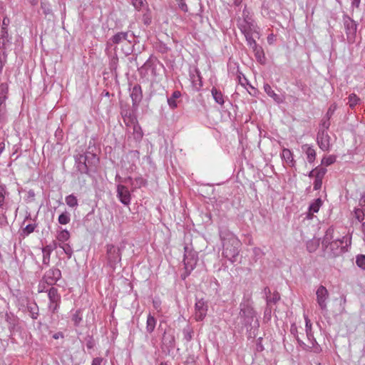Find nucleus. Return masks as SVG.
<instances>
[{"mask_svg": "<svg viewBox=\"0 0 365 365\" xmlns=\"http://www.w3.org/2000/svg\"><path fill=\"white\" fill-rule=\"evenodd\" d=\"M106 248L108 264L115 269L117 264L120 263L121 261L120 250L113 245H108Z\"/></svg>", "mask_w": 365, "mask_h": 365, "instance_id": "9d476101", "label": "nucleus"}, {"mask_svg": "<svg viewBox=\"0 0 365 365\" xmlns=\"http://www.w3.org/2000/svg\"><path fill=\"white\" fill-rule=\"evenodd\" d=\"M46 285L47 284L43 281V279H41V281L40 282L38 286V292H47L48 293V289L46 288Z\"/></svg>", "mask_w": 365, "mask_h": 365, "instance_id": "680f3d73", "label": "nucleus"}, {"mask_svg": "<svg viewBox=\"0 0 365 365\" xmlns=\"http://www.w3.org/2000/svg\"><path fill=\"white\" fill-rule=\"evenodd\" d=\"M302 150L306 154L308 163H314L316 158V151L314 146L309 144H304L302 145Z\"/></svg>", "mask_w": 365, "mask_h": 365, "instance_id": "6ab92c4d", "label": "nucleus"}, {"mask_svg": "<svg viewBox=\"0 0 365 365\" xmlns=\"http://www.w3.org/2000/svg\"><path fill=\"white\" fill-rule=\"evenodd\" d=\"M10 24V19L5 16L2 21V25L0 31V46L4 47L9 42L8 26Z\"/></svg>", "mask_w": 365, "mask_h": 365, "instance_id": "f3484780", "label": "nucleus"}, {"mask_svg": "<svg viewBox=\"0 0 365 365\" xmlns=\"http://www.w3.org/2000/svg\"><path fill=\"white\" fill-rule=\"evenodd\" d=\"M245 37L247 45H250V44H252V43L257 42L255 38H256L255 34L246 35V36H245Z\"/></svg>", "mask_w": 365, "mask_h": 365, "instance_id": "69168bd1", "label": "nucleus"}, {"mask_svg": "<svg viewBox=\"0 0 365 365\" xmlns=\"http://www.w3.org/2000/svg\"><path fill=\"white\" fill-rule=\"evenodd\" d=\"M48 297L49 303L48 305V310L54 314L58 312L61 303V295L56 287H51L48 289Z\"/></svg>", "mask_w": 365, "mask_h": 365, "instance_id": "9b49d317", "label": "nucleus"}, {"mask_svg": "<svg viewBox=\"0 0 365 365\" xmlns=\"http://www.w3.org/2000/svg\"><path fill=\"white\" fill-rule=\"evenodd\" d=\"M61 277V272L59 269L52 267L45 272L43 276V281L45 282L47 285L53 286Z\"/></svg>", "mask_w": 365, "mask_h": 365, "instance_id": "ddd939ff", "label": "nucleus"}, {"mask_svg": "<svg viewBox=\"0 0 365 365\" xmlns=\"http://www.w3.org/2000/svg\"><path fill=\"white\" fill-rule=\"evenodd\" d=\"M130 155L131 157L135 158L138 160L140 158V153H139V152L138 150H132V151H130Z\"/></svg>", "mask_w": 365, "mask_h": 365, "instance_id": "774afa93", "label": "nucleus"}, {"mask_svg": "<svg viewBox=\"0 0 365 365\" xmlns=\"http://www.w3.org/2000/svg\"><path fill=\"white\" fill-rule=\"evenodd\" d=\"M193 334V329L189 324L185 327L182 329L183 339L186 341H190L192 340Z\"/></svg>", "mask_w": 365, "mask_h": 365, "instance_id": "c9c22d12", "label": "nucleus"}, {"mask_svg": "<svg viewBox=\"0 0 365 365\" xmlns=\"http://www.w3.org/2000/svg\"><path fill=\"white\" fill-rule=\"evenodd\" d=\"M58 221L59 224H61V225H67V224H68L70 222V221H71V215H70V214L67 211H65V212H62L58 216Z\"/></svg>", "mask_w": 365, "mask_h": 365, "instance_id": "58836bf2", "label": "nucleus"}, {"mask_svg": "<svg viewBox=\"0 0 365 365\" xmlns=\"http://www.w3.org/2000/svg\"><path fill=\"white\" fill-rule=\"evenodd\" d=\"M264 293L266 294V300H267V304L268 305H270L271 303L275 304L280 299V296L278 292H275L273 294L272 296H271V292L268 287L264 288Z\"/></svg>", "mask_w": 365, "mask_h": 365, "instance_id": "393cba45", "label": "nucleus"}, {"mask_svg": "<svg viewBox=\"0 0 365 365\" xmlns=\"http://www.w3.org/2000/svg\"><path fill=\"white\" fill-rule=\"evenodd\" d=\"M132 4L138 11L148 6L146 0H132Z\"/></svg>", "mask_w": 365, "mask_h": 365, "instance_id": "a19ab883", "label": "nucleus"}, {"mask_svg": "<svg viewBox=\"0 0 365 365\" xmlns=\"http://www.w3.org/2000/svg\"><path fill=\"white\" fill-rule=\"evenodd\" d=\"M57 247H58V243H57L56 241H53L52 244L46 245L42 250L51 253V252Z\"/></svg>", "mask_w": 365, "mask_h": 365, "instance_id": "8fccbe9b", "label": "nucleus"}, {"mask_svg": "<svg viewBox=\"0 0 365 365\" xmlns=\"http://www.w3.org/2000/svg\"><path fill=\"white\" fill-rule=\"evenodd\" d=\"M219 234L223 247L222 256L235 262L240 252V240L227 228H220Z\"/></svg>", "mask_w": 365, "mask_h": 365, "instance_id": "f257e3e1", "label": "nucleus"}, {"mask_svg": "<svg viewBox=\"0 0 365 365\" xmlns=\"http://www.w3.org/2000/svg\"><path fill=\"white\" fill-rule=\"evenodd\" d=\"M336 105L335 103H333L330 106V107L329 108L327 113H326V115L325 117L328 118H331V117L332 116V115L334 114V111L336 110Z\"/></svg>", "mask_w": 365, "mask_h": 365, "instance_id": "bf43d9fd", "label": "nucleus"}, {"mask_svg": "<svg viewBox=\"0 0 365 365\" xmlns=\"http://www.w3.org/2000/svg\"><path fill=\"white\" fill-rule=\"evenodd\" d=\"M35 228V224L27 225L26 227L24 229L23 232L25 235H29L34 231Z\"/></svg>", "mask_w": 365, "mask_h": 365, "instance_id": "603ef678", "label": "nucleus"}, {"mask_svg": "<svg viewBox=\"0 0 365 365\" xmlns=\"http://www.w3.org/2000/svg\"><path fill=\"white\" fill-rule=\"evenodd\" d=\"M106 360L102 357H96L93 359L91 365H105Z\"/></svg>", "mask_w": 365, "mask_h": 365, "instance_id": "6e6d98bb", "label": "nucleus"}, {"mask_svg": "<svg viewBox=\"0 0 365 365\" xmlns=\"http://www.w3.org/2000/svg\"><path fill=\"white\" fill-rule=\"evenodd\" d=\"M70 238V233L67 230H61L57 232V243H66Z\"/></svg>", "mask_w": 365, "mask_h": 365, "instance_id": "c85d7f7f", "label": "nucleus"}, {"mask_svg": "<svg viewBox=\"0 0 365 365\" xmlns=\"http://www.w3.org/2000/svg\"><path fill=\"white\" fill-rule=\"evenodd\" d=\"M346 38L349 43H353L355 41L356 34L358 24L356 22L349 17L347 14H344L342 18Z\"/></svg>", "mask_w": 365, "mask_h": 365, "instance_id": "0eeeda50", "label": "nucleus"}, {"mask_svg": "<svg viewBox=\"0 0 365 365\" xmlns=\"http://www.w3.org/2000/svg\"><path fill=\"white\" fill-rule=\"evenodd\" d=\"M334 230L333 227H329L327 230L325 235L323 237L322 242L323 247H325L328 244L331 243L332 241L335 240H334Z\"/></svg>", "mask_w": 365, "mask_h": 365, "instance_id": "a878e982", "label": "nucleus"}, {"mask_svg": "<svg viewBox=\"0 0 365 365\" xmlns=\"http://www.w3.org/2000/svg\"><path fill=\"white\" fill-rule=\"evenodd\" d=\"M9 119V112L6 106H0V123L4 125Z\"/></svg>", "mask_w": 365, "mask_h": 365, "instance_id": "e433bc0d", "label": "nucleus"}, {"mask_svg": "<svg viewBox=\"0 0 365 365\" xmlns=\"http://www.w3.org/2000/svg\"><path fill=\"white\" fill-rule=\"evenodd\" d=\"M124 122L127 127L132 128V135L134 140L136 142H140L143 138V133L136 118L130 114L129 115H125L124 117Z\"/></svg>", "mask_w": 365, "mask_h": 365, "instance_id": "1a4fd4ad", "label": "nucleus"}, {"mask_svg": "<svg viewBox=\"0 0 365 365\" xmlns=\"http://www.w3.org/2000/svg\"><path fill=\"white\" fill-rule=\"evenodd\" d=\"M66 204L72 209H76L78 206V201L77 197L71 194L65 198Z\"/></svg>", "mask_w": 365, "mask_h": 365, "instance_id": "473e14b6", "label": "nucleus"}, {"mask_svg": "<svg viewBox=\"0 0 365 365\" xmlns=\"http://www.w3.org/2000/svg\"><path fill=\"white\" fill-rule=\"evenodd\" d=\"M336 161V157L334 155H329L323 158L322 160V164L325 166H329L333 164Z\"/></svg>", "mask_w": 365, "mask_h": 365, "instance_id": "a18cd8bd", "label": "nucleus"}, {"mask_svg": "<svg viewBox=\"0 0 365 365\" xmlns=\"http://www.w3.org/2000/svg\"><path fill=\"white\" fill-rule=\"evenodd\" d=\"M153 305L154 309L158 312H161V301L159 299H158V298L153 299Z\"/></svg>", "mask_w": 365, "mask_h": 365, "instance_id": "4d7b16f0", "label": "nucleus"}, {"mask_svg": "<svg viewBox=\"0 0 365 365\" xmlns=\"http://www.w3.org/2000/svg\"><path fill=\"white\" fill-rule=\"evenodd\" d=\"M156 323H157L156 319L153 315H151V314H149L148 315L147 321H146L147 332H148L149 334H151L155 328Z\"/></svg>", "mask_w": 365, "mask_h": 365, "instance_id": "7c9ffc66", "label": "nucleus"}, {"mask_svg": "<svg viewBox=\"0 0 365 365\" xmlns=\"http://www.w3.org/2000/svg\"><path fill=\"white\" fill-rule=\"evenodd\" d=\"M281 158L289 166L294 167L295 160L292 152L288 148H284L281 153Z\"/></svg>", "mask_w": 365, "mask_h": 365, "instance_id": "aec40b11", "label": "nucleus"}, {"mask_svg": "<svg viewBox=\"0 0 365 365\" xmlns=\"http://www.w3.org/2000/svg\"><path fill=\"white\" fill-rule=\"evenodd\" d=\"M264 92L271 97L276 103H281L283 102V98L277 94L272 88L271 86L268 83L264 85Z\"/></svg>", "mask_w": 365, "mask_h": 365, "instance_id": "5701e85b", "label": "nucleus"}, {"mask_svg": "<svg viewBox=\"0 0 365 365\" xmlns=\"http://www.w3.org/2000/svg\"><path fill=\"white\" fill-rule=\"evenodd\" d=\"M143 21L145 25H149L151 23V15L148 12V9L147 11L143 16Z\"/></svg>", "mask_w": 365, "mask_h": 365, "instance_id": "13d9d810", "label": "nucleus"}, {"mask_svg": "<svg viewBox=\"0 0 365 365\" xmlns=\"http://www.w3.org/2000/svg\"><path fill=\"white\" fill-rule=\"evenodd\" d=\"M211 93H212V96L215 101L217 103H218L221 106L224 104V103H225L224 96L220 91L217 90L215 87H213L211 90Z\"/></svg>", "mask_w": 365, "mask_h": 365, "instance_id": "c756f323", "label": "nucleus"}, {"mask_svg": "<svg viewBox=\"0 0 365 365\" xmlns=\"http://www.w3.org/2000/svg\"><path fill=\"white\" fill-rule=\"evenodd\" d=\"M181 96V93L179 91H175L170 97L168 98V103L170 108L174 109L177 108L178 105L176 99Z\"/></svg>", "mask_w": 365, "mask_h": 365, "instance_id": "2f4dec72", "label": "nucleus"}, {"mask_svg": "<svg viewBox=\"0 0 365 365\" xmlns=\"http://www.w3.org/2000/svg\"><path fill=\"white\" fill-rule=\"evenodd\" d=\"M130 97L133 106L137 107L143 98L141 86L138 84L135 85L130 90Z\"/></svg>", "mask_w": 365, "mask_h": 365, "instance_id": "a211bd4d", "label": "nucleus"}, {"mask_svg": "<svg viewBox=\"0 0 365 365\" xmlns=\"http://www.w3.org/2000/svg\"><path fill=\"white\" fill-rule=\"evenodd\" d=\"M9 98V85L7 83L0 84V106H6Z\"/></svg>", "mask_w": 365, "mask_h": 365, "instance_id": "412c9836", "label": "nucleus"}, {"mask_svg": "<svg viewBox=\"0 0 365 365\" xmlns=\"http://www.w3.org/2000/svg\"><path fill=\"white\" fill-rule=\"evenodd\" d=\"M75 160L78 170L85 174L95 169L99 163L96 154L88 151L76 155Z\"/></svg>", "mask_w": 365, "mask_h": 365, "instance_id": "f03ea898", "label": "nucleus"}, {"mask_svg": "<svg viewBox=\"0 0 365 365\" xmlns=\"http://www.w3.org/2000/svg\"><path fill=\"white\" fill-rule=\"evenodd\" d=\"M178 7L184 12H187L188 7L183 0H180L178 3Z\"/></svg>", "mask_w": 365, "mask_h": 365, "instance_id": "338daca9", "label": "nucleus"}, {"mask_svg": "<svg viewBox=\"0 0 365 365\" xmlns=\"http://www.w3.org/2000/svg\"><path fill=\"white\" fill-rule=\"evenodd\" d=\"M42 252H43V260H42L43 264L48 266L49 263H50L51 253L46 252L43 250H42Z\"/></svg>", "mask_w": 365, "mask_h": 365, "instance_id": "3c124183", "label": "nucleus"}, {"mask_svg": "<svg viewBox=\"0 0 365 365\" xmlns=\"http://www.w3.org/2000/svg\"><path fill=\"white\" fill-rule=\"evenodd\" d=\"M58 247L61 248L64 253L68 256V258H71L73 255V249L71 246L68 243H58Z\"/></svg>", "mask_w": 365, "mask_h": 365, "instance_id": "ea45409f", "label": "nucleus"}, {"mask_svg": "<svg viewBox=\"0 0 365 365\" xmlns=\"http://www.w3.org/2000/svg\"><path fill=\"white\" fill-rule=\"evenodd\" d=\"M207 303L202 299H197L195 304V319L197 322L202 321L207 315Z\"/></svg>", "mask_w": 365, "mask_h": 365, "instance_id": "4468645a", "label": "nucleus"}, {"mask_svg": "<svg viewBox=\"0 0 365 365\" xmlns=\"http://www.w3.org/2000/svg\"><path fill=\"white\" fill-rule=\"evenodd\" d=\"M9 195L6 187L4 185H0V209H5L6 197Z\"/></svg>", "mask_w": 365, "mask_h": 365, "instance_id": "f704fd0d", "label": "nucleus"}, {"mask_svg": "<svg viewBox=\"0 0 365 365\" xmlns=\"http://www.w3.org/2000/svg\"><path fill=\"white\" fill-rule=\"evenodd\" d=\"M362 209L357 208L354 210L355 217L359 221L363 222L365 216V197L362 198L360 201Z\"/></svg>", "mask_w": 365, "mask_h": 365, "instance_id": "bb28decb", "label": "nucleus"}, {"mask_svg": "<svg viewBox=\"0 0 365 365\" xmlns=\"http://www.w3.org/2000/svg\"><path fill=\"white\" fill-rule=\"evenodd\" d=\"M313 185H314V190H320L322 187V179L315 178Z\"/></svg>", "mask_w": 365, "mask_h": 365, "instance_id": "e2e57ef3", "label": "nucleus"}, {"mask_svg": "<svg viewBox=\"0 0 365 365\" xmlns=\"http://www.w3.org/2000/svg\"><path fill=\"white\" fill-rule=\"evenodd\" d=\"M253 53L255 54V56L257 62H259L262 65L265 64L266 58H265L264 50L261 46H259L257 48H256V50H254Z\"/></svg>", "mask_w": 365, "mask_h": 365, "instance_id": "cd10ccee", "label": "nucleus"}, {"mask_svg": "<svg viewBox=\"0 0 365 365\" xmlns=\"http://www.w3.org/2000/svg\"><path fill=\"white\" fill-rule=\"evenodd\" d=\"M351 244V237L346 235L341 239H336L324 247L330 257H335L346 252Z\"/></svg>", "mask_w": 365, "mask_h": 365, "instance_id": "39448f33", "label": "nucleus"}, {"mask_svg": "<svg viewBox=\"0 0 365 365\" xmlns=\"http://www.w3.org/2000/svg\"><path fill=\"white\" fill-rule=\"evenodd\" d=\"M116 192L117 197L123 205L128 206L130 204L131 194L125 185L118 184L116 187Z\"/></svg>", "mask_w": 365, "mask_h": 365, "instance_id": "2eb2a0df", "label": "nucleus"}, {"mask_svg": "<svg viewBox=\"0 0 365 365\" xmlns=\"http://www.w3.org/2000/svg\"><path fill=\"white\" fill-rule=\"evenodd\" d=\"M329 297V293L327 289L323 285H319L316 290V300L323 315L327 314L328 312L327 302Z\"/></svg>", "mask_w": 365, "mask_h": 365, "instance_id": "6e6552de", "label": "nucleus"}, {"mask_svg": "<svg viewBox=\"0 0 365 365\" xmlns=\"http://www.w3.org/2000/svg\"><path fill=\"white\" fill-rule=\"evenodd\" d=\"M185 255H184V266L185 272L183 274H182V278L185 279L187 277L190 275L191 272L195 269L197 262V255L195 252H188V247L185 246Z\"/></svg>", "mask_w": 365, "mask_h": 365, "instance_id": "423d86ee", "label": "nucleus"}, {"mask_svg": "<svg viewBox=\"0 0 365 365\" xmlns=\"http://www.w3.org/2000/svg\"><path fill=\"white\" fill-rule=\"evenodd\" d=\"M134 38V34L130 31L118 32L108 40V45L119 44L122 43L123 41H127L128 43H131Z\"/></svg>", "mask_w": 365, "mask_h": 365, "instance_id": "f8f14e48", "label": "nucleus"}, {"mask_svg": "<svg viewBox=\"0 0 365 365\" xmlns=\"http://www.w3.org/2000/svg\"><path fill=\"white\" fill-rule=\"evenodd\" d=\"M240 315L243 319L244 325L248 328L258 327L259 322L256 314L249 299L244 300L240 304Z\"/></svg>", "mask_w": 365, "mask_h": 365, "instance_id": "20e7f679", "label": "nucleus"}, {"mask_svg": "<svg viewBox=\"0 0 365 365\" xmlns=\"http://www.w3.org/2000/svg\"><path fill=\"white\" fill-rule=\"evenodd\" d=\"M356 265L362 269H365V255H360L356 257Z\"/></svg>", "mask_w": 365, "mask_h": 365, "instance_id": "49530a36", "label": "nucleus"}, {"mask_svg": "<svg viewBox=\"0 0 365 365\" xmlns=\"http://www.w3.org/2000/svg\"><path fill=\"white\" fill-rule=\"evenodd\" d=\"M6 62V54L5 52H3L2 55L0 56V73L2 71L4 66Z\"/></svg>", "mask_w": 365, "mask_h": 365, "instance_id": "0e129e2a", "label": "nucleus"}, {"mask_svg": "<svg viewBox=\"0 0 365 365\" xmlns=\"http://www.w3.org/2000/svg\"><path fill=\"white\" fill-rule=\"evenodd\" d=\"M327 170L324 168H317L315 169V178L323 179Z\"/></svg>", "mask_w": 365, "mask_h": 365, "instance_id": "09e8293b", "label": "nucleus"}, {"mask_svg": "<svg viewBox=\"0 0 365 365\" xmlns=\"http://www.w3.org/2000/svg\"><path fill=\"white\" fill-rule=\"evenodd\" d=\"M322 205V201L320 198H317L314 202H312L309 207V213H308L307 217L311 219L312 215L314 213H317L319 212Z\"/></svg>", "mask_w": 365, "mask_h": 365, "instance_id": "b1692460", "label": "nucleus"}, {"mask_svg": "<svg viewBox=\"0 0 365 365\" xmlns=\"http://www.w3.org/2000/svg\"><path fill=\"white\" fill-rule=\"evenodd\" d=\"M330 136L328 134V132H324V130H319L317 135V142L319 147L323 151H329L331 148L330 143Z\"/></svg>", "mask_w": 365, "mask_h": 365, "instance_id": "dca6fc26", "label": "nucleus"}, {"mask_svg": "<svg viewBox=\"0 0 365 365\" xmlns=\"http://www.w3.org/2000/svg\"><path fill=\"white\" fill-rule=\"evenodd\" d=\"M296 340H297L299 346L303 350L308 351H312V347L308 346V345H307L300 338H297Z\"/></svg>", "mask_w": 365, "mask_h": 365, "instance_id": "5fc2aeb1", "label": "nucleus"}, {"mask_svg": "<svg viewBox=\"0 0 365 365\" xmlns=\"http://www.w3.org/2000/svg\"><path fill=\"white\" fill-rule=\"evenodd\" d=\"M237 25L244 36L255 34V37L259 38V29L246 9L243 10L242 18L237 19Z\"/></svg>", "mask_w": 365, "mask_h": 365, "instance_id": "7ed1b4c3", "label": "nucleus"}, {"mask_svg": "<svg viewBox=\"0 0 365 365\" xmlns=\"http://www.w3.org/2000/svg\"><path fill=\"white\" fill-rule=\"evenodd\" d=\"M319 242L317 240H310L307 243V249L309 252H314L318 247Z\"/></svg>", "mask_w": 365, "mask_h": 365, "instance_id": "37998d69", "label": "nucleus"}, {"mask_svg": "<svg viewBox=\"0 0 365 365\" xmlns=\"http://www.w3.org/2000/svg\"><path fill=\"white\" fill-rule=\"evenodd\" d=\"M149 68H151L152 71H154V68L153 67V63L150 61V58L148 59L145 63L139 68L140 74H142L143 70H147Z\"/></svg>", "mask_w": 365, "mask_h": 365, "instance_id": "de8ad7c7", "label": "nucleus"}, {"mask_svg": "<svg viewBox=\"0 0 365 365\" xmlns=\"http://www.w3.org/2000/svg\"><path fill=\"white\" fill-rule=\"evenodd\" d=\"M26 310L33 319H36L39 315V309L35 302H29L26 304Z\"/></svg>", "mask_w": 365, "mask_h": 365, "instance_id": "4be33fe9", "label": "nucleus"}, {"mask_svg": "<svg viewBox=\"0 0 365 365\" xmlns=\"http://www.w3.org/2000/svg\"><path fill=\"white\" fill-rule=\"evenodd\" d=\"M82 321V317L80 310H77L72 317V322L74 326L78 327Z\"/></svg>", "mask_w": 365, "mask_h": 365, "instance_id": "c03bdc74", "label": "nucleus"}, {"mask_svg": "<svg viewBox=\"0 0 365 365\" xmlns=\"http://www.w3.org/2000/svg\"><path fill=\"white\" fill-rule=\"evenodd\" d=\"M304 318L305 321V331L308 340H311V337L313 338L312 324L311 320L306 314H304Z\"/></svg>", "mask_w": 365, "mask_h": 365, "instance_id": "72a5a7b5", "label": "nucleus"}, {"mask_svg": "<svg viewBox=\"0 0 365 365\" xmlns=\"http://www.w3.org/2000/svg\"><path fill=\"white\" fill-rule=\"evenodd\" d=\"M290 333L293 336L297 339V338H299L298 335V329L295 324H292L290 327Z\"/></svg>", "mask_w": 365, "mask_h": 365, "instance_id": "052dcab7", "label": "nucleus"}, {"mask_svg": "<svg viewBox=\"0 0 365 365\" xmlns=\"http://www.w3.org/2000/svg\"><path fill=\"white\" fill-rule=\"evenodd\" d=\"M360 101L361 99L355 93H351L348 97L347 104L353 109L356 105L359 104Z\"/></svg>", "mask_w": 365, "mask_h": 365, "instance_id": "4c0bfd02", "label": "nucleus"}, {"mask_svg": "<svg viewBox=\"0 0 365 365\" xmlns=\"http://www.w3.org/2000/svg\"><path fill=\"white\" fill-rule=\"evenodd\" d=\"M310 341V343L312 344V349L313 348L314 349V351L316 352V353H319L320 351H321V349L320 347L318 346V344L315 339V338L313 336L311 337V340H309Z\"/></svg>", "mask_w": 365, "mask_h": 365, "instance_id": "864d4df0", "label": "nucleus"}, {"mask_svg": "<svg viewBox=\"0 0 365 365\" xmlns=\"http://www.w3.org/2000/svg\"><path fill=\"white\" fill-rule=\"evenodd\" d=\"M329 126H330V118L324 117L320 123L319 130H324V132H327Z\"/></svg>", "mask_w": 365, "mask_h": 365, "instance_id": "79ce46f5", "label": "nucleus"}]
</instances>
